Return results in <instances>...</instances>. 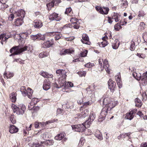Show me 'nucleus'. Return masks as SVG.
Returning a JSON list of instances; mask_svg holds the SVG:
<instances>
[{
  "mask_svg": "<svg viewBox=\"0 0 147 147\" xmlns=\"http://www.w3.org/2000/svg\"><path fill=\"white\" fill-rule=\"evenodd\" d=\"M54 5H56L61 2L60 0H53Z\"/></svg>",
  "mask_w": 147,
  "mask_h": 147,
  "instance_id": "obj_62",
  "label": "nucleus"
},
{
  "mask_svg": "<svg viewBox=\"0 0 147 147\" xmlns=\"http://www.w3.org/2000/svg\"><path fill=\"white\" fill-rule=\"evenodd\" d=\"M100 13L103 14H107L108 13L109 11V8L108 7H100Z\"/></svg>",
  "mask_w": 147,
  "mask_h": 147,
  "instance_id": "obj_23",
  "label": "nucleus"
},
{
  "mask_svg": "<svg viewBox=\"0 0 147 147\" xmlns=\"http://www.w3.org/2000/svg\"><path fill=\"white\" fill-rule=\"evenodd\" d=\"M53 77V75L51 74H49L47 72V74H46L45 78H52Z\"/></svg>",
  "mask_w": 147,
  "mask_h": 147,
  "instance_id": "obj_59",
  "label": "nucleus"
},
{
  "mask_svg": "<svg viewBox=\"0 0 147 147\" xmlns=\"http://www.w3.org/2000/svg\"><path fill=\"white\" fill-rule=\"evenodd\" d=\"M40 146H41V144H40L39 143H33L32 147H39Z\"/></svg>",
  "mask_w": 147,
  "mask_h": 147,
  "instance_id": "obj_58",
  "label": "nucleus"
},
{
  "mask_svg": "<svg viewBox=\"0 0 147 147\" xmlns=\"http://www.w3.org/2000/svg\"><path fill=\"white\" fill-rule=\"evenodd\" d=\"M17 94L16 93L13 92L11 94L10 96L11 100L12 102H15L16 100Z\"/></svg>",
  "mask_w": 147,
  "mask_h": 147,
  "instance_id": "obj_28",
  "label": "nucleus"
},
{
  "mask_svg": "<svg viewBox=\"0 0 147 147\" xmlns=\"http://www.w3.org/2000/svg\"><path fill=\"white\" fill-rule=\"evenodd\" d=\"M53 121L52 120H49L48 121H47L45 122H42V123H40V124L42 125L45 126L47 124L52 123L53 122Z\"/></svg>",
  "mask_w": 147,
  "mask_h": 147,
  "instance_id": "obj_41",
  "label": "nucleus"
},
{
  "mask_svg": "<svg viewBox=\"0 0 147 147\" xmlns=\"http://www.w3.org/2000/svg\"><path fill=\"white\" fill-rule=\"evenodd\" d=\"M140 26L141 27V29H144L145 27V25L143 22H141L140 23Z\"/></svg>",
  "mask_w": 147,
  "mask_h": 147,
  "instance_id": "obj_56",
  "label": "nucleus"
},
{
  "mask_svg": "<svg viewBox=\"0 0 147 147\" xmlns=\"http://www.w3.org/2000/svg\"><path fill=\"white\" fill-rule=\"evenodd\" d=\"M121 1V6L123 9L126 8L128 6V2L127 0H125Z\"/></svg>",
  "mask_w": 147,
  "mask_h": 147,
  "instance_id": "obj_35",
  "label": "nucleus"
},
{
  "mask_svg": "<svg viewBox=\"0 0 147 147\" xmlns=\"http://www.w3.org/2000/svg\"><path fill=\"white\" fill-rule=\"evenodd\" d=\"M73 130L76 131L82 132L86 129V127L84 123L81 124L73 125L71 126Z\"/></svg>",
  "mask_w": 147,
  "mask_h": 147,
  "instance_id": "obj_5",
  "label": "nucleus"
},
{
  "mask_svg": "<svg viewBox=\"0 0 147 147\" xmlns=\"http://www.w3.org/2000/svg\"><path fill=\"white\" fill-rule=\"evenodd\" d=\"M51 82L48 80H45L43 82V88L45 90H47L51 88Z\"/></svg>",
  "mask_w": 147,
  "mask_h": 147,
  "instance_id": "obj_12",
  "label": "nucleus"
},
{
  "mask_svg": "<svg viewBox=\"0 0 147 147\" xmlns=\"http://www.w3.org/2000/svg\"><path fill=\"white\" fill-rule=\"evenodd\" d=\"M146 15L145 12L142 10L140 11L138 13V17L139 18L143 17Z\"/></svg>",
  "mask_w": 147,
  "mask_h": 147,
  "instance_id": "obj_39",
  "label": "nucleus"
},
{
  "mask_svg": "<svg viewBox=\"0 0 147 147\" xmlns=\"http://www.w3.org/2000/svg\"><path fill=\"white\" fill-rule=\"evenodd\" d=\"M66 82V77H63L61 76V77L59 78L58 82L59 86H60V87H64Z\"/></svg>",
  "mask_w": 147,
  "mask_h": 147,
  "instance_id": "obj_16",
  "label": "nucleus"
},
{
  "mask_svg": "<svg viewBox=\"0 0 147 147\" xmlns=\"http://www.w3.org/2000/svg\"><path fill=\"white\" fill-rule=\"evenodd\" d=\"M133 76L135 79L137 80H139L140 79V78H139L138 77H137V74L136 72H134L132 74Z\"/></svg>",
  "mask_w": 147,
  "mask_h": 147,
  "instance_id": "obj_55",
  "label": "nucleus"
},
{
  "mask_svg": "<svg viewBox=\"0 0 147 147\" xmlns=\"http://www.w3.org/2000/svg\"><path fill=\"white\" fill-rule=\"evenodd\" d=\"M33 90H31V91L30 92H28V93H27V95H28V96L29 98H31L32 95L33 94Z\"/></svg>",
  "mask_w": 147,
  "mask_h": 147,
  "instance_id": "obj_61",
  "label": "nucleus"
},
{
  "mask_svg": "<svg viewBox=\"0 0 147 147\" xmlns=\"http://www.w3.org/2000/svg\"><path fill=\"white\" fill-rule=\"evenodd\" d=\"M18 129L13 125H10L9 127V132L11 134H13L17 132L18 131Z\"/></svg>",
  "mask_w": 147,
  "mask_h": 147,
  "instance_id": "obj_21",
  "label": "nucleus"
},
{
  "mask_svg": "<svg viewBox=\"0 0 147 147\" xmlns=\"http://www.w3.org/2000/svg\"><path fill=\"white\" fill-rule=\"evenodd\" d=\"M30 33V30H28L26 32L20 33V36L22 38L24 39H26L28 35H29Z\"/></svg>",
  "mask_w": 147,
  "mask_h": 147,
  "instance_id": "obj_22",
  "label": "nucleus"
},
{
  "mask_svg": "<svg viewBox=\"0 0 147 147\" xmlns=\"http://www.w3.org/2000/svg\"><path fill=\"white\" fill-rule=\"evenodd\" d=\"M74 52V50L73 48H71L69 49H67L65 50L62 49L60 51L59 54L61 55H64L66 54L72 53Z\"/></svg>",
  "mask_w": 147,
  "mask_h": 147,
  "instance_id": "obj_8",
  "label": "nucleus"
},
{
  "mask_svg": "<svg viewBox=\"0 0 147 147\" xmlns=\"http://www.w3.org/2000/svg\"><path fill=\"white\" fill-rule=\"evenodd\" d=\"M135 46V43L133 41L131 42V43L130 46V50L133 51L135 50L134 46Z\"/></svg>",
  "mask_w": 147,
  "mask_h": 147,
  "instance_id": "obj_44",
  "label": "nucleus"
},
{
  "mask_svg": "<svg viewBox=\"0 0 147 147\" xmlns=\"http://www.w3.org/2000/svg\"><path fill=\"white\" fill-rule=\"evenodd\" d=\"M95 117L96 115L94 113H91L88 119L86 121L85 124L86 123L87 125H90L95 119Z\"/></svg>",
  "mask_w": 147,
  "mask_h": 147,
  "instance_id": "obj_9",
  "label": "nucleus"
},
{
  "mask_svg": "<svg viewBox=\"0 0 147 147\" xmlns=\"http://www.w3.org/2000/svg\"><path fill=\"white\" fill-rule=\"evenodd\" d=\"M54 5L53 1H52L51 2L47 4V6L48 8V10H50L51 8L54 7Z\"/></svg>",
  "mask_w": 147,
  "mask_h": 147,
  "instance_id": "obj_36",
  "label": "nucleus"
},
{
  "mask_svg": "<svg viewBox=\"0 0 147 147\" xmlns=\"http://www.w3.org/2000/svg\"><path fill=\"white\" fill-rule=\"evenodd\" d=\"M10 120L11 122L13 124H14L16 123V121L15 119V118L13 115H11L10 117Z\"/></svg>",
  "mask_w": 147,
  "mask_h": 147,
  "instance_id": "obj_43",
  "label": "nucleus"
},
{
  "mask_svg": "<svg viewBox=\"0 0 147 147\" xmlns=\"http://www.w3.org/2000/svg\"><path fill=\"white\" fill-rule=\"evenodd\" d=\"M34 104V103H33L32 102H31L30 103L29 105L28 108V109L30 110H31L32 109H34V110H35L36 109H38L39 108L38 107H34V106H33V105Z\"/></svg>",
  "mask_w": 147,
  "mask_h": 147,
  "instance_id": "obj_38",
  "label": "nucleus"
},
{
  "mask_svg": "<svg viewBox=\"0 0 147 147\" xmlns=\"http://www.w3.org/2000/svg\"><path fill=\"white\" fill-rule=\"evenodd\" d=\"M115 77V80L116 81L117 83L120 82L121 76L120 74H119V75L116 76Z\"/></svg>",
  "mask_w": 147,
  "mask_h": 147,
  "instance_id": "obj_48",
  "label": "nucleus"
},
{
  "mask_svg": "<svg viewBox=\"0 0 147 147\" xmlns=\"http://www.w3.org/2000/svg\"><path fill=\"white\" fill-rule=\"evenodd\" d=\"M46 145H52L54 143L53 140H46Z\"/></svg>",
  "mask_w": 147,
  "mask_h": 147,
  "instance_id": "obj_42",
  "label": "nucleus"
},
{
  "mask_svg": "<svg viewBox=\"0 0 147 147\" xmlns=\"http://www.w3.org/2000/svg\"><path fill=\"white\" fill-rule=\"evenodd\" d=\"M74 86L73 84L71 82H66L65 83V85L64 86V88H67L68 87H72Z\"/></svg>",
  "mask_w": 147,
  "mask_h": 147,
  "instance_id": "obj_30",
  "label": "nucleus"
},
{
  "mask_svg": "<svg viewBox=\"0 0 147 147\" xmlns=\"http://www.w3.org/2000/svg\"><path fill=\"white\" fill-rule=\"evenodd\" d=\"M14 18V15L12 14H11L9 17L8 20L10 21H12L13 19Z\"/></svg>",
  "mask_w": 147,
  "mask_h": 147,
  "instance_id": "obj_63",
  "label": "nucleus"
},
{
  "mask_svg": "<svg viewBox=\"0 0 147 147\" xmlns=\"http://www.w3.org/2000/svg\"><path fill=\"white\" fill-rule=\"evenodd\" d=\"M111 108L107 107H104L102 109L101 112L99 116L98 121L102 122L104 120L107 113L111 109Z\"/></svg>",
  "mask_w": 147,
  "mask_h": 147,
  "instance_id": "obj_3",
  "label": "nucleus"
},
{
  "mask_svg": "<svg viewBox=\"0 0 147 147\" xmlns=\"http://www.w3.org/2000/svg\"><path fill=\"white\" fill-rule=\"evenodd\" d=\"M40 36H41V34L39 33L35 35H32L30 36V37L31 39L33 40L38 39L39 40Z\"/></svg>",
  "mask_w": 147,
  "mask_h": 147,
  "instance_id": "obj_31",
  "label": "nucleus"
},
{
  "mask_svg": "<svg viewBox=\"0 0 147 147\" xmlns=\"http://www.w3.org/2000/svg\"><path fill=\"white\" fill-rule=\"evenodd\" d=\"M120 44V42L118 40H116L112 45L113 49H117L118 48Z\"/></svg>",
  "mask_w": 147,
  "mask_h": 147,
  "instance_id": "obj_25",
  "label": "nucleus"
},
{
  "mask_svg": "<svg viewBox=\"0 0 147 147\" xmlns=\"http://www.w3.org/2000/svg\"><path fill=\"white\" fill-rule=\"evenodd\" d=\"M108 44V42L106 41H104L100 45V47H104L106 46Z\"/></svg>",
  "mask_w": 147,
  "mask_h": 147,
  "instance_id": "obj_40",
  "label": "nucleus"
},
{
  "mask_svg": "<svg viewBox=\"0 0 147 147\" xmlns=\"http://www.w3.org/2000/svg\"><path fill=\"white\" fill-rule=\"evenodd\" d=\"M5 74L7 75L6 76L7 78H10L13 76V74L12 73H9L8 74H7L6 73H5L4 74V75H5Z\"/></svg>",
  "mask_w": 147,
  "mask_h": 147,
  "instance_id": "obj_57",
  "label": "nucleus"
},
{
  "mask_svg": "<svg viewBox=\"0 0 147 147\" xmlns=\"http://www.w3.org/2000/svg\"><path fill=\"white\" fill-rule=\"evenodd\" d=\"M11 108L14 113H16L18 115H23L26 110V107L23 104H20L18 107L14 104H12Z\"/></svg>",
  "mask_w": 147,
  "mask_h": 147,
  "instance_id": "obj_2",
  "label": "nucleus"
},
{
  "mask_svg": "<svg viewBox=\"0 0 147 147\" xmlns=\"http://www.w3.org/2000/svg\"><path fill=\"white\" fill-rule=\"evenodd\" d=\"M140 79L144 82H147V71L143 74L142 76H141Z\"/></svg>",
  "mask_w": 147,
  "mask_h": 147,
  "instance_id": "obj_32",
  "label": "nucleus"
},
{
  "mask_svg": "<svg viewBox=\"0 0 147 147\" xmlns=\"http://www.w3.org/2000/svg\"><path fill=\"white\" fill-rule=\"evenodd\" d=\"M134 112L133 111H131L129 112L126 114L125 118L129 120H131L134 118Z\"/></svg>",
  "mask_w": 147,
  "mask_h": 147,
  "instance_id": "obj_18",
  "label": "nucleus"
},
{
  "mask_svg": "<svg viewBox=\"0 0 147 147\" xmlns=\"http://www.w3.org/2000/svg\"><path fill=\"white\" fill-rule=\"evenodd\" d=\"M49 19L51 21L55 20L57 21H59L60 20V18L58 16V14L55 13H53L49 16Z\"/></svg>",
  "mask_w": 147,
  "mask_h": 147,
  "instance_id": "obj_13",
  "label": "nucleus"
},
{
  "mask_svg": "<svg viewBox=\"0 0 147 147\" xmlns=\"http://www.w3.org/2000/svg\"><path fill=\"white\" fill-rule=\"evenodd\" d=\"M115 15L116 16L113 19L115 20V21L117 22H118L119 20V17L120 16L117 13H114V16H115Z\"/></svg>",
  "mask_w": 147,
  "mask_h": 147,
  "instance_id": "obj_49",
  "label": "nucleus"
},
{
  "mask_svg": "<svg viewBox=\"0 0 147 147\" xmlns=\"http://www.w3.org/2000/svg\"><path fill=\"white\" fill-rule=\"evenodd\" d=\"M25 12L22 9H19L16 11L14 14L19 17H20L21 18H24L25 16Z\"/></svg>",
  "mask_w": 147,
  "mask_h": 147,
  "instance_id": "obj_14",
  "label": "nucleus"
},
{
  "mask_svg": "<svg viewBox=\"0 0 147 147\" xmlns=\"http://www.w3.org/2000/svg\"><path fill=\"white\" fill-rule=\"evenodd\" d=\"M27 47L26 46H24L23 47H21L20 46L13 47L10 50V53H12L10 56L19 54L22 52L26 51L27 50Z\"/></svg>",
  "mask_w": 147,
  "mask_h": 147,
  "instance_id": "obj_1",
  "label": "nucleus"
},
{
  "mask_svg": "<svg viewBox=\"0 0 147 147\" xmlns=\"http://www.w3.org/2000/svg\"><path fill=\"white\" fill-rule=\"evenodd\" d=\"M53 44V42L47 40L42 44V47L44 48H49L52 46Z\"/></svg>",
  "mask_w": 147,
  "mask_h": 147,
  "instance_id": "obj_17",
  "label": "nucleus"
},
{
  "mask_svg": "<svg viewBox=\"0 0 147 147\" xmlns=\"http://www.w3.org/2000/svg\"><path fill=\"white\" fill-rule=\"evenodd\" d=\"M42 23L40 20H35L34 21V27L36 28H39L42 26Z\"/></svg>",
  "mask_w": 147,
  "mask_h": 147,
  "instance_id": "obj_15",
  "label": "nucleus"
},
{
  "mask_svg": "<svg viewBox=\"0 0 147 147\" xmlns=\"http://www.w3.org/2000/svg\"><path fill=\"white\" fill-rule=\"evenodd\" d=\"M65 133H60L58 134L55 137V139L57 140H61L65 136Z\"/></svg>",
  "mask_w": 147,
  "mask_h": 147,
  "instance_id": "obj_24",
  "label": "nucleus"
},
{
  "mask_svg": "<svg viewBox=\"0 0 147 147\" xmlns=\"http://www.w3.org/2000/svg\"><path fill=\"white\" fill-rule=\"evenodd\" d=\"M95 135L96 137L100 140H102L103 139L102 134L99 131H97L96 133L95 134Z\"/></svg>",
  "mask_w": 147,
  "mask_h": 147,
  "instance_id": "obj_34",
  "label": "nucleus"
},
{
  "mask_svg": "<svg viewBox=\"0 0 147 147\" xmlns=\"http://www.w3.org/2000/svg\"><path fill=\"white\" fill-rule=\"evenodd\" d=\"M13 61V62L16 61L18 63H20L21 64L23 63V62H24V61L20 59H15Z\"/></svg>",
  "mask_w": 147,
  "mask_h": 147,
  "instance_id": "obj_52",
  "label": "nucleus"
},
{
  "mask_svg": "<svg viewBox=\"0 0 147 147\" xmlns=\"http://www.w3.org/2000/svg\"><path fill=\"white\" fill-rule=\"evenodd\" d=\"M85 142V140L84 138H82L80 141L79 145H80V146H82L84 142Z\"/></svg>",
  "mask_w": 147,
  "mask_h": 147,
  "instance_id": "obj_46",
  "label": "nucleus"
},
{
  "mask_svg": "<svg viewBox=\"0 0 147 147\" xmlns=\"http://www.w3.org/2000/svg\"><path fill=\"white\" fill-rule=\"evenodd\" d=\"M11 36L10 35H7L6 34H2L0 35V40H1V43L3 45V42H7V40Z\"/></svg>",
  "mask_w": 147,
  "mask_h": 147,
  "instance_id": "obj_11",
  "label": "nucleus"
},
{
  "mask_svg": "<svg viewBox=\"0 0 147 147\" xmlns=\"http://www.w3.org/2000/svg\"><path fill=\"white\" fill-rule=\"evenodd\" d=\"M89 114L88 110L86 109L85 110L81 113V117L82 118H84L87 116Z\"/></svg>",
  "mask_w": 147,
  "mask_h": 147,
  "instance_id": "obj_29",
  "label": "nucleus"
},
{
  "mask_svg": "<svg viewBox=\"0 0 147 147\" xmlns=\"http://www.w3.org/2000/svg\"><path fill=\"white\" fill-rule=\"evenodd\" d=\"M90 89V86H89V87L87 88H86V90L87 92L89 94H91L92 92V90Z\"/></svg>",
  "mask_w": 147,
  "mask_h": 147,
  "instance_id": "obj_60",
  "label": "nucleus"
},
{
  "mask_svg": "<svg viewBox=\"0 0 147 147\" xmlns=\"http://www.w3.org/2000/svg\"><path fill=\"white\" fill-rule=\"evenodd\" d=\"M82 37V38L81 40V41L83 43L87 45H90V43L89 41V38L87 34H83Z\"/></svg>",
  "mask_w": 147,
  "mask_h": 147,
  "instance_id": "obj_10",
  "label": "nucleus"
},
{
  "mask_svg": "<svg viewBox=\"0 0 147 147\" xmlns=\"http://www.w3.org/2000/svg\"><path fill=\"white\" fill-rule=\"evenodd\" d=\"M94 64L91 63H88L85 65V66L86 67L90 68L94 66Z\"/></svg>",
  "mask_w": 147,
  "mask_h": 147,
  "instance_id": "obj_54",
  "label": "nucleus"
},
{
  "mask_svg": "<svg viewBox=\"0 0 147 147\" xmlns=\"http://www.w3.org/2000/svg\"><path fill=\"white\" fill-rule=\"evenodd\" d=\"M88 51L87 50H85L83 51V52H82L80 53V56L82 57H84L86 56L87 54L88 53Z\"/></svg>",
  "mask_w": 147,
  "mask_h": 147,
  "instance_id": "obj_45",
  "label": "nucleus"
},
{
  "mask_svg": "<svg viewBox=\"0 0 147 147\" xmlns=\"http://www.w3.org/2000/svg\"><path fill=\"white\" fill-rule=\"evenodd\" d=\"M48 134L47 132H45L42 134L40 135V137L43 140H47L49 138Z\"/></svg>",
  "mask_w": 147,
  "mask_h": 147,
  "instance_id": "obj_33",
  "label": "nucleus"
},
{
  "mask_svg": "<svg viewBox=\"0 0 147 147\" xmlns=\"http://www.w3.org/2000/svg\"><path fill=\"white\" fill-rule=\"evenodd\" d=\"M48 34L51 36H54V38L56 40L61 39L63 37L61 33L57 32H49Z\"/></svg>",
  "mask_w": 147,
  "mask_h": 147,
  "instance_id": "obj_6",
  "label": "nucleus"
},
{
  "mask_svg": "<svg viewBox=\"0 0 147 147\" xmlns=\"http://www.w3.org/2000/svg\"><path fill=\"white\" fill-rule=\"evenodd\" d=\"M40 122L39 123L37 122H35L34 124L35 127L36 128H38L40 126V125L41 127L44 126L43 125H40Z\"/></svg>",
  "mask_w": 147,
  "mask_h": 147,
  "instance_id": "obj_53",
  "label": "nucleus"
},
{
  "mask_svg": "<svg viewBox=\"0 0 147 147\" xmlns=\"http://www.w3.org/2000/svg\"><path fill=\"white\" fill-rule=\"evenodd\" d=\"M46 53L45 52H42L39 54V57L40 58H41L47 56L46 55Z\"/></svg>",
  "mask_w": 147,
  "mask_h": 147,
  "instance_id": "obj_50",
  "label": "nucleus"
},
{
  "mask_svg": "<svg viewBox=\"0 0 147 147\" xmlns=\"http://www.w3.org/2000/svg\"><path fill=\"white\" fill-rule=\"evenodd\" d=\"M86 74V72L85 71H80L78 72V74L80 76H85Z\"/></svg>",
  "mask_w": 147,
  "mask_h": 147,
  "instance_id": "obj_47",
  "label": "nucleus"
},
{
  "mask_svg": "<svg viewBox=\"0 0 147 147\" xmlns=\"http://www.w3.org/2000/svg\"><path fill=\"white\" fill-rule=\"evenodd\" d=\"M108 84L109 89L112 92H113L116 86L115 82H113L111 79H109L108 82Z\"/></svg>",
  "mask_w": 147,
  "mask_h": 147,
  "instance_id": "obj_7",
  "label": "nucleus"
},
{
  "mask_svg": "<svg viewBox=\"0 0 147 147\" xmlns=\"http://www.w3.org/2000/svg\"><path fill=\"white\" fill-rule=\"evenodd\" d=\"M135 106L139 107H140L142 105V103L141 100L138 98L135 99Z\"/></svg>",
  "mask_w": 147,
  "mask_h": 147,
  "instance_id": "obj_27",
  "label": "nucleus"
},
{
  "mask_svg": "<svg viewBox=\"0 0 147 147\" xmlns=\"http://www.w3.org/2000/svg\"><path fill=\"white\" fill-rule=\"evenodd\" d=\"M5 2L1 3L0 4V9H5L8 7V5L5 4Z\"/></svg>",
  "mask_w": 147,
  "mask_h": 147,
  "instance_id": "obj_37",
  "label": "nucleus"
},
{
  "mask_svg": "<svg viewBox=\"0 0 147 147\" xmlns=\"http://www.w3.org/2000/svg\"><path fill=\"white\" fill-rule=\"evenodd\" d=\"M56 73L58 75H57L58 76H60L61 75H62V76L63 77H66L67 76L65 74L64 71L63 70L61 69L57 70L56 71Z\"/></svg>",
  "mask_w": 147,
  "mask_h": 147,
  "instance_id": "obj_26",
  "label": "nucleus"
},
{
  "mask_svg": "<svg viewBox=\"0 0 147 147\" xmlns=\"http://www.w3.org/2000/svg\"><path fill=\"white\" fill-rule=\"evenodd\" d=\"M102 60L103 63V68H104L106 71L109 73V65L108 63V61L106 59H105L104 61L102 59Z\"/></svg>",
  "mask_w": 147,
  "mask_h": 147,
  "instance_id": "obj_20",
  "label": "nucleus"
},
{
  "mask_svg": "<svg viewBox=\"0 0 147 147\" xmlns=\"http://www.w3.org/2000/svg\"><path fill=\"white\" fill-rule=\"evenodd\" d=\"M100 103L103 106H105L104 107H107L111 108L112 109L114 106H113V103H111V100L108 97H102L100 100Z\"/></svg>",
  "mask_w": 147,
  "mask_h": 147,
  "instance_id": "obj_4",
  "label": "nucleus"
},
{
  "mask_svg": "<svg viewBox=\"0 0 147 147\" xmlns=\"http://www.w3.org/2000/svg\"><path fill=\"white\" fill-rule=\"evenodd\" d=\"M71 10L72 9L71 7L67 8L65 12V13L68 15L71 12Z\"/></svg>",
  "mask_w": 147,
  "mask_h": 147,
  "instance_id": "obj_51",
  "label": "nucleus"
},
{
  "mask_svg": "<svg viewBox=\"0 0 147 147\" xmlns=\"http://www.w3.org/2000/svg\"><path fill=\"white\" fill-rule=\"evenodd\" d=\"M23 19L24 18H21L16 19L14 22V25L18 26L21 25L24 22Z\"/></svg>",
  "mask_w": 147,
  "mask_h": 147,
  "instance_id": "obj_19",
  "label": "nucleus"
},
{
  "mask_svg": "<svg viewBox=\"0 0 147 147\" xmlns=\"http://www.w3.org/2000/svg\"><path fill=\"white\" fill-rule=\"evenodd\" d=\"M140 147H147V142H142L140 145Z\"/></svg>",
  "mask_w": 147,
  "mask_h": 147,
  "instance_id": "obj_64",
  "label": "nucleus"
}]
</instances>
